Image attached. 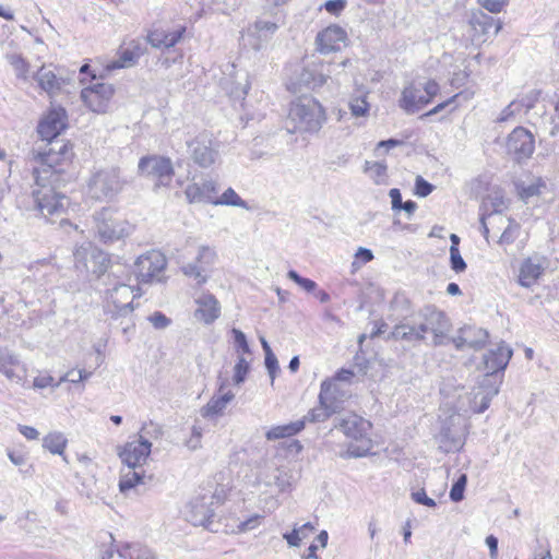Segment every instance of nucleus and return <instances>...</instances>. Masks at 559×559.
Wrapping results in <instances>:
<instances>
[{"instance_id":"f257e3e1","label":"nucleus","mask_w":559,"mask_h":559,"mask_svg":"<svg viewBox=\"0 0 559 559\" xmlns=\"http://www.w3.org/2000/svg\"><path fill=\"white\" fill-rule=\"evenodd\" d=\"M393 311L400 310L396 323L389 334V340L418 342L425 338V334L432 332L435 344H441L440 338L443 337L451 328V323L445 313L435 307H425L417 313L411 312L409 300L404 295H395L391 301Z\"/></svg>"},{"instance_id":"f03ea898","label":"nucleus","mask_w":559,"mask_h":559,"mask_svg":"<svg viewBox=\"0 0 559 559\" xmlns=\"http://www.w3.org/2000/svg\"><path fill=\"white\" fill-rule=\"evenodd\" d=\"M131 282L132 275L122 266L111 267L104 280V284L108 286L105 296L107 302L114 307L109 310L114 319L127 317L134 310L133 300L141 296V289Z\"/></svg>"},{"instance_id":"7ed1b4c3","label":"nucleus","mask_w":559,"mask_h":559,"mask_svg":"<svg viewBox=\"0 0 559 559\" xmlns=\"http://www.w3.org/2000/svg\"><path fill=\"white\" fill-rule=\"evenodd\" d=\"M55 179H36V188L32 191L34 210L48 223H68L63 217L70 206V199L62 192L56 190L51 185Z\"/></svg>"},{"instance_id":"20e7f679","label":"nucleus","mask_w":559,"mask_h":559,"mask_svg":"<svg viewBox=\"0 0 559 559\" xmlns=\"http://www.w3.org/2000/svg\"><path fill=\"white\" fill-rule=\"evenodd\" d=\"M324 120L325 112L322 105L311 96H302L290 105L287 130L312 134L321 129Z\"/></svg>"},{"instance_id":"39448f33","label":"nucleus","mask_w":559,"mask_h":559,"mask_svg":"<svg viewBox=\"0 0 559 559\" xmlns=\"http://www.w3.org/2000/svg\"><path fill=\"white\" fill-rule=\"evenodd\" d=\"M124 183L118 168H94L86 181V192L96 201H111L122 191Z\"/></svg>"},{"instance_id":"423d86ee","label":"nucleus","mask_w":559,"mask_h":559,"mask_svg":"<svg viewBox=\"0 0 559 559\" xmlns=\"http://www.w3.org/2000/svg\"><path fill=\"white\" fill-rule=\"evenodd\" d=\"M439 91V84L433 80L409 82L401 92L399 106L408 115L416 114L426 107Z\"/></svg>"},{"instance_id":"0eeeda50","label":"nucleus","mask_w":559,"mask_h":559,"mask_svg":"<svg viewBox=\"0 0 559 559\" xmlns=\"http://www.w3.org/2000/svg\"><path fill=\"white\" fill-rule=\"evenodd\" d=\"M73 259L78 271L97 277L106 273L110 262L108 254L90 241L75 247Z\"/></svg>"},{"instance_id":"6e6552de","label":"nucleus","mask_w":559,"mask_h":559,"mask_svg":"<svg viewBox=\"0 0 559 559\" xmlns=\"http://www.w3.org/2000/svg\"><path fill=\"white\" fill-rule=\"evenodd\" d=\"M73 156L71 142H46L44 147H40L36 154V159L48 169L44 173H50L49 177L44 179H57L60 173L63 171V163L70 162Z\"/></svg>"},{"instance_id":"1a4fd4ad","label":"nucleus","mask_w":559,"mask_h":559,"mask_svg":"<svg viewBox=\"0 0 559 559\" xmlns=\"http://www.w3.org/2000/svg\"><path fill=\"white\" fill-rule=\"evenodd\" d=\"M465 424L460 414H451L441 423L437 436L440 449L445 452L459 451L464 444Z\"/></svg>"},{"instance_id":"9d476101","label":"nucleus","mask_w":559,"mask_h":559,"mask_svg":"<svg viewBox=\"0 0 559 559\" xmlns=\"http://www.w3.org/2000/svg\"><path fill=\"white\" fill-rule=\"evenodd\" d=\"M115 87L110 83L93 82L80 93L83 104L95 114H106L110 108Z\"/></svg>"},{"instance_id":"9b49d317","label":"nucleus","mask_w":559,"mask_h":559,"mask_svg":"<svg viewBox=\"0 0 559 559\" xmlns=\"http://www.w3.org/2000/svg\"><path fill=\"white\" fill-rule=\"evenodd\" d=\"M216 260L217 254L213 248L200 246L194 260L182 265L181 270L186 276L193 278L198 285H203L207 282Z\"/></svg>"},{"instance_id":"f8f14e48","label":"nucleus","mask_w":559,"mask_h":559,"mask_svg":"<svg viewBox=\"0 0 559 559\" xmlns=\"http://www.w3.org/2000/svg\"><path fill=\"white\" fill-rule=\"evenodd\" d=\"M95 228L99 239L104 242L119 240L129 234V225L115 217L110 209L104 207L94 215Z\"/></svg>"},{"instance_id":"ddd939ff","label":"nucleus","mask_w":559,"mask_h":559,"mask_svg":"<svg viewBox=\"0 0 559 559\" xmlns=\"http://www.w3.org/2000/svg\"><path fill=\"white\" fill-rule=\"evenodd\" d=\"M221 502V497L216 493H204L192 498L186 507V519L194 526L210 527L214 516L212 504Z\"/></svg>"},{"instance_id":"4468645a","label":"nucleus","mask_w":559,"mask_h":559,"mask_svg":"<svg viewBox=\"0 0 559 559\" xmlns=\"http://www.w3.org/2000/svg\"><path fill=\"white\" fill-rule=\"evenodd\" d=\"M141 174L155 178L157 187H168L174 177V166L168 157L152 155L144 156L139 162Z\"/></svg>"},{"instance_id":"2eb2a0df","label":"nucleus","mask_w":559,"mask_h":559,"mask_svg":"<svg viewBox=\"0 0 559 559\" xmlns=\"http://www.w3.org/2000/svg\"><path fill=\"white\" fill-rule=\"evenodd\" d=\"M218 193V183L209 175H202L186 187L185 194L189 203L214 204L215 195Z\"/></svg>"},{"instance_id":"dca6fc26","label":"nucleus","mask_w":559,"mask_h":559,"mask_svg":"<svg viewBox=\"0 0 559 559\" xmlns=\"http://www.w3.org/2000/svg\"><path fill=\"white\" fill-rule=\"evenodd\" d=\"M166 265L165 255L157 250H151L136 259L134 263L135 277L140 282L147 283L156 278Z\"/></svg>"},{"instance_id":"f3484780","label":"nucleus","mask_w":559,"mask_h":559,"mask_svg":"<svg viewBox=\"0 0 559 559\" xmlns=\"http://www.w3.org/2000/svg\"><path fill=\"white\" fill-rule=\"evenodd\" d=\"M35 79L39 87L50 97L59 96L62 93L70 94L73 87V78H64L48 67H41L37 71Z\"/></svg>"},{"instance_id":"a211bd4d","label":"nucleus","mask_w":559,"mask_h":559,"mask_svg":"<svg viewBox=\"0 0 559 559\" xmlns=\"http://www.w3.org/2000/svg\"><path fill=\"white\" fill-rule=\"evenodd\" d=\"M471 26V39L473 44L480 45L487 41V39L491 35V28L495 26L492 35H497L502 24L500 21H495V19L483 11L473 12L469 19Z\"/></svg>"},{"instance_id":"6ab92c4d","label":"nucleus","mask_w":559,"mask_h":559,"mask_svg":"<svg viewBox=\"0 0 559 559\" xmlns=\"http://www.w3.org/2000/svg\"><path fill=\"white\" fill-rule=\"evenodd\" d=\"M347 33L338 25H330L319 32L316 37V50L322 55L340 51L346 44Z\"/></svg>"},{"instance_id":"aec40b11","label":"nucleus","mask_w":559,"mask_h":559,"mask_svg":"<svg viewBox=\"0 0 559 559\" xmlns=\"http://www.w3.org/2000/svg\"><path fill=\"white\" fill-rule=\"evenodd\" d=\"M151 448L152 443L150 440L140 436L138 440L128 442L119 453V456L129 468H136L146 462L151 453Z\"/></svg>"},{"instance_id":"412c9836","label":"nucleus","mask_w":559,"mask_h":559,"mask_svg":"<svg viewBox=\"0 0 559 559\" xmlns=\"http://www.w3.org/2000/svg\"><path fill=\"white\" fill-rule=\"evenodd\" d=\"M488 338L489 333L487 330L474 325H465L457 331V335L452 341L459 350L465 347L479 350L485 347Z\"/></svg>"},{"instance_id":"4be33fe9","label":"nucleus","mask_w":559,"mask_h":559,"mask_svg":"<svg viewBox=\"0 0 559 559\" xmlns=\"http://www.w3.org/2000/svg\"><path fill=\"white\" fill-rule=\"evenodd\" d=\"M67 127L66 111L62 108L50 110L37 127L40 140H55Z\"/></svg>"},{"instance_id":"5701e85b","label":"nucleus","mask_w":559,"mask_h":559,"mask_svg":"<svg viewBox=\"0 0 559 559\" xmlns=\"http://www.w3.org/2000/svg\"><path fill=\"white\" fill-rule=\"evenodd\" d=\"M191 158L202 168L212 166L218 158L217 142H187Z\"/></svg>"},{"instance_id":"b1692460","label":"nucleus","mask_w":559,"mask_h":559,"mask_svg":"<svg viewBox=\"0 0 559 559\" xmlns=\"http://www.w3.org/2000/svg\"><path fill=\"white\" fill-rule=\"evenodd\" d=\"M227 385L226 380H222L218 385L219 395H214L210 399V401L201 408V416L204 418H213L216 416H222L227 405L234 400L235 394L227 390L225 391Z\"/></svg>"},{"instance_id":"393cba45","label":"nucleus","mask_w":559,"mask_h":559,"mask_svg":"<svg viewBox=\"0 0 559 559\" xmlns=\"http://www.w3.org/2000/svg\"><path fill=\"white\" fill-rule=\"evenodd\" d=\"M335 428L354 440L364 439L370 429V423L356 414H348L341 418Z\"/></svg>"},{"instance_id":"a878e982","label":"nucleus","mask_w":559,"mask_h":559,"mask_svg":"<svg viewBox=\"0 0 559 559\" xmlns=\"http://www.w3.org/2000/svg\"><path fill=\"white\" fill-rule=\"evenodd\" d=\"M198 308L194 312L195 318L205 324L213 323L221 316V304L212 294H202L195 300Z\"/></svg>"},{"instance_id":"bb28decb","label":"nucleus","mask_w":559,"mask_h":559,"mask_svg":"<svg viewBox=\"0 0 559 559\" xmlns=\"http://www.w3.org/2000/svg\"><path fill=\"white\" fill-rule=\"evenodd\" d=\"M328 389V384L321 386L319 393V406L310 409L302 420H308L310 423H323L340 411L337 409V406L331 403Z\"/></svg>"},{"instance_id":"cd10ccee","label":"nucleus","mask_w":559,"mask_h":559,"mask_svg":"<svg viewBox=\"0 0 559 559\" xmlns=\"http://www.w3.org/2000/svg\"><path fill=\"white\" fill-rule=\"evenodd\" d=\"M512 349L504 343H500L495 349H489L484 355V366L486 371L498 373L507 368L512 357Z\"/></svg>"},{"instance_id":"c85d7f7f","label":"nucleus","mask_w":559,"mask_h":559,"mask_svg":"<svg viewBox=\"0 0 559 559\" xmlns=\"http://www.w3.org/2000/svg\"><path fill=\"white\" fill-rule=\"evenodd\" d=\"M185 32V26H179L175 29L156 28L148 33L147 41L154 48H171L181 40Z\"/></svg>"},{"instance_id":"c756f323","label":"nucleus","mask_w":559,"mask_h":559,"mask_svg":"<svg viewBox=\"0 0 559 559\" xmlns=\"http://www.w3.org/2000/svg\"><path fill=\"white\" fill-rule=\"evenodd\" d=\"M544 272V266L533 258L525 259L520 267L519 284L528 288L536 283Z\"/></svg>"},{"instance_id":"7c9ffc66","label":"nucleus","mask_w":559,"mask_h":559,"mask_svg":"<svg viewBox=\"0 0 559 559\" xmlns=\"http://www.w3.org/2000/svg\"><path fill=\"white\" fill-rule=\"evenodd\" d=\"M278 24L274 21L259 19L249 28V34L255 36L260 43L253 45L254 49H260L263 43H266L277 32Z\"/></svg>"},{"instance_id":"2f4dec72","label":"nucleus","mask_w":559,"mask_h":559,"mask_svg":"<svg viewBox=\"0 0 559 559\" xmlns=\"http://www.w3.org/2000/svg\"><path fill=\"white\" fill-rule=\"evenodd\" d=\"M258 480L265 486H275L280 491H284L290 486L288 479H286V473L277 467L260 472Z\"/></svg>"},{"instance_id":"473e14b6","label":"nucleus","mask_w":559,"mask_h":559,"mask_svg":"<svg viewBox=\"0 0 559 559\" xmlns=\"http://www.w3.org/2000/svg\"><path fill=\"white\" fill-rule=\"evenodd\" d=\"M534 142H506V151L512 160L525 163L534 153Z\"/></svg>"},{"instance_id":"72a5a7b5","label":"nucleus","mask_w":559,"mask_h":559,"mask_svg":"<svg viewBox=\"0 0 559 559\" xmlns=\"http://www.w3.org/2000/svg\"><path fill=\"white\" fill-rule=\"evenodd\" d=\"M305 428V420H296L289 424L272 427L266 431L265 438L270 441L288 438L297 435Z\"/></svg>"},{"instance_id":"f704fd0d","label":"nucleus","mask_w":559,"mask_h":559,"mask_svg":"<svg viewBox=\"0 0 559 559\" xmlns=\"http://www.w3.org/2000/svg\"><path fill=\"white\" fill-rule=\"evenodd\" d=\"M329 76L317 71L314 68H304L301 72L298 75V84L301 86H305L307 88L314 90L317 87L323 86Z\"/></svg>"},{"instance_id":"c9c22d12","label":"nucleus","mask_w":559,"mask_h":559,"mask_svg":"<svg viewBox=\"0 0 559 559\" xmlns=\"http://www.w3.org/2000/svg\"><path fill=\"white\" fill-rule=\"evenodd\" d=\"M117 552L122 559H157L150 548L140 544H126Z\"/></svg>"},{"instance_id":"e433bc0d","label":"nucleus","mask_w":559,"mask_h":559,"mask_svg":"<svg viewBox=\"0 0 559 559\" xmlns=\"http://www.w3.org/2000/svg\"><path fill=\"white\" fill-rule=\"evenodd\" d=\"M364 173L369 176L374 185H384L388 181V166L384 162L366 160Z\"/></svg>"},{"instance_id":"4c0bfd02","label":"nucleus","mask_w":559,"mask_h":559,"mask_svg":"<svg viewBox=\"0 0 559 559\" xmlns=\"http://www.w3.org/2000/svg\"><path fill=\"white\" fill-rule=\"evenodd\" d=\"M526 108V111H528L533 104L527 98H522L520 100H513L511 102L498 116L497 122H506L513 120L516 115L521 114L523 108Z\"/></svg>"},{"instance_id":"58836bf2","label":"nucleus","mask_w":559,"mask_h":559,"mask_svg":"<svg viewBox=\"0 0 559 559\" xmlns=\"http://www.w3.org/2000/svg\"><path fill=\"white\" fill-rule=\"evenodd\" d=\"M68 440L61 432H50L43 439V447L52 454L63 455Z\"/></svg>"},{"instance_id":"ea45409f","label":"nucleus","mask_w":559,"mask_h":559,"mask_svg":"<svg viewBox=\"0 0 559 559\" xmlns=\"http://www.w3.org/2000/svg\"><path fill=\"white\" fill-rule=\"evenodd\" d=\"M367 91L359 90L357 95L352 96L349 100V109L354 117H366L369 114L370 105L367 102Z\"/></svg>"},{"instance_id":"a19ab883","label":"nucleus","mask_w":559,"mask_h":559,"mask_svg":"<svg viewBox=\"0 0 559 559\" xmlns=\"http://www.w3.org/2000/svg\"><path fill=\"white\" fill-rule=\"evenodd\" d=\"M5 58L8 62L12 66L16 78L23 81H28V79L31 78L29 66L25 61V59L16 52H7Z\"/></svg>"},{"instance_id":"79ce46f5","label":"nucleus","mask_w":559,"mask_h":559,"mask_svg":"<svg viewBox=\"0 0 559 559\" xmlns=\"http://www.w3.org/2000/svg\"><path fill=\"white\" fill-rule=\"evenodd\" d=\"M498 394L496 386H490L489 391H477L473 393V409L475 413H484L490 405L493 396Z\"/></svg>"},{"instance_id":"37998d69","label":"nucleus","mask_w":559,"mask_h":559,"mask_svg":"<svg viewBox=\"0 0 559 559\" xmlns=\"http://www.w3.org/2000/svg\"><path fill=\"white\" fill-rule=\"evenodd\" d=\"M213 205H227L235 207H242L248 210L249 206L233 188L226 189L219 197L216 194Z\"/></svg>"},{"instance_id":"c03bdc74","label":"nucleus","mask_w":559,"mask_h":559,"mask_svg":"<svg viewBox=\"0 0 559 559\" xmlns=\"http://www.w3.org/2000/svg\"><path fill=\"white\" fill-rule=\"evenodd\" d=\"M138 62L136 57L126 46L118 52V58L106 66V70L123 69L133 67Z\"/></svg>"},{"instance_id":"a18cd8bd","label":"nucleus","mask_w":559,"mask_h":559,"mask_svg":"<svg viewBox=\"0 0 559 559\" xmlns=\"http://www.w3.org/2000/svg\"><path fill=\"white\" fill-rule=\"evenodd\" d=\"M328 384V394L331 397V403L337 406V409L342 408V403L348 396L347 392L343 390L342 385L331 379H326L321 383V386Z\"/></svg>"},{"instance_id":"49530a36","label":"nucleus","mask_w":559,"mask_h":559,"mask_svg":"<svg viewBox=\"0 0 559 559\" xmlns=\"http://www.w3.org/2000/svg\"><path fill=\"white\" fill-rule=\"evenodd\" d=\"M142 479V473L136 472L135 468H129V471L124 473L119 480V489L122 493H127L130 489L141 484Z\"/></svg>"},{"instance_id":"de8ad7c7","label":"nucleus","mask_w":559,"mask_h":559,"mask_svg":"<svg viewBox=\"0 0 559 559\" xmlns=\"http://www.w3.org/2000/svg\"><path fill=\"white\" fill-rule=\"evenodd\" d=\"M473 95H474V93H468V94L457 93L454 96L447 99L445 102L438 104L427 115L428 116L437 115L448 107H451L450 111H452L457 107L460 98L464 97V99L467 100V99L472 98Z\"/></svg>"},{"instance_id":"09e8293b","label":"nucleus","mask_w":559,"mask_h":559,"mask_svg":"<svg viewBox=\"0 0 559 559\" xmlns=\"http://www.w3.org/2000/svg\"><path fill=\"white\" fill-rule=\"evenodd\" d=\"M467 484V476L466 474H461L456 481L452 485V488L450 490V499L453 502H460L464 498V490Z\"/></svg>"},{"instance_id":"8fccbe9b","label":"nucleus","mask_w":559,"mask_h":559,"mask_svg":"<svg viewBox=\"0 0 559 559\" xmlns=\"http://www.w3.org/2000/svg\"><path fill=\"white\" fill-rule=\"evenodd\" d=\"M287 276L289 280L295 282L297 285H299L306 292L310 293L317 288V283L314 281L300 276L298 274V272L295 270H289L287 273Z\"/></svg>"},{"instance_id":"3c124183","label":"nucleus","mask_w":559,"mask_h":559,"mask_svg":"<svg viewBox=\"0 0 559 559\" xmlns=\"http://www.w3.org/2000/svg\"><path fill=\"white\" fill-rule=\"evenodd\" d=\"M450 265L455 273H462L466 270L467 265L456 247H450Z\"/></svg>"},{"instance_id":"603ef678","label":"nucleus","mask_w":559,"mask_h":559,"mask_svg":"<svg viewBox=\"0 0 559 559\" xmlns=\"http://www.w3.org/2000/svg\"><path fill=\"white\" fill-rule=\"evenodd\" d=\"M489 205L491 206V213L489 216L491 214H499L508 207L504 198L498 193L493 197H489L488 200L484 202L486 210H488Z\"/></svg>"},{"instance_id":"864d4df0","label":"nucleus","mask_w":559,"mask_h":559,"mask_svg":"<svg viewBox=\"0 0 559 559\" xmlns=\"http://www.w3.org/2000/svg\"><path fill=\"white\" fill-rule=\"evenodd\" d=\"M92 372H87L85 370H70L68 371L60 381L56 384L58 386L61 382L69 381L71 383H79L83 380H86L91 377Z\"/></svg>"},{"instance_id":"5fc2aeb1","label":"nucleus","mask_w":559,"mask_h":559,"mask_svg":"<svg viewBox=\"0 0 559 559\" xmlns=\"http://www.w3.org/2000/svg\"><path fill=\"white\" fill-rule=\"evenodd\" d=\"M163 435V428L160 425L150 421L143 425L141 429V435L144 438L148 440V438L152 439H159Z\"/></svg>"},{"instance_id":"6e6d98bb","label":"nucleus","mask_w":559,"mask_h":559,"mask_svg":"<svg viewBox=\"0 0 559 559\" xmlns=\"http://www.w3.org/2000/svg\"><path fill=\"white\" fill-rule=\"evenodd\" d=\"M435 187L421 176H417L415 180V194L420 198H426L433 191Z\"/></svg>"},{"instance_id":"4d7b16f0","label":"nucleus","mask_w":559,"mask_h":559,"mask_svg":"<svg viewBox=\"0 0 559 559\" xmlns=\"http://www.w3.org/2000/svg\"><path fill=\"white\" fill-rule=\"evenodd\" d=\"M147 320L152 323V325L156 330H165L168 328L171 323V320L167 318L163 312L155 311L153 314H151Z\"/></svg>"},{"instance_id":"13d9d810","label":"nucleus","mask_w":559,"mask_h":559,"mask_svg":"<svg viewBox=\"0 0 559 559\" xmlns=\"http://www.w3.org/2000/svg\"><path fill=\"white\" fill-rule=\"evenodd\" d=\"M499 376L498 373H490V371H487L486 374L483 377L481 381L479 382V386L477 391H489L490 386H496V389L499 390Z\"/></svg>"},{"instance_id":"bf43d9fd","label":"nucleus","mask_w":559,"mask_h":559,"mask_svg":"<svg viewBox=\"0 0 559 559\" xmlns=\"http://www.w3.org/2000/svg\"><path fill=\"white\" fill-rule=\"evenodd\" d=\"M519 233V225L509 223L508 227L503 230V233L500 236L499 243L500 245H510L512 243Z\"/></svg>"},{"instance_id":"052dcab7","label":"nucleus","mask_w":559,"mask_h":559,"mask_svg":"<svg viewBox=\"0 0 559 559\" xmlns=\"http://www.w3.org/2000/svg\"><path fill=\"white\" fill-rule=\"evenodd\" d=\"M201 439H202V428L198 427V426H193L191 436L186 441V447L191 451H195L202 447Z\"/></svg>"},{"instance_id":"680f3d73","label":"nucleus","mask_w":559,"mask_h":559,"mask_svg":"<svg viewBox=\"0 0 559 559\" xmlns=\"http://www.w3.org/2000/svg\"><path fill=\"white\" fill-rule=\"evenodd\" d=\"M231 333L234 335V341L237 346V350H241L243 354L250 353V347L246 334L236 328L231 330Z\"/></svg>"},{"instance_id":"e2e57ef3","label":"nucleus","mask_w":559,"mask_h":559,"mask_svg":"<svg viewBox=\"0 0 559 559\" xmlns=\"http://www.w3.org/2000/svg\"><path fill=\"white\" fill-rule=\"evenodd\" d=\"M509 0H478V3L490 13H499Z\"/></svg>"},{"instance_id":"0e129e2a","label":"nucleus","mask_w":559,"mask_h":559,"mask_svg":"<svg viewBox=\"0 0 559 559\" xmlns=\"http://www.w3.org/2000/svg\"><path fill=\"white\" fill-rule=\"evenodd\" d=\"M412 499L418 503V504H423V506H426L428 508H433L436 507V501L432 499V498H429L425 491V489H419L417 491H414L412 492Z\"/></svg>"},{"instance_id":"69168bd1","label":"nucleus","mask_w":559,"mask_h":559,"mask_svg":"<svg viewBox=\"0 0 559 559\" xmlns=\"http://www.w3.org/2000/svg\"><path fill=\"white\" fill-rule=\"evenodd\" d=\"M264 364L273 383L276 372L280 370L278 361L274 353H269L265 355Z\"/></svg>"},{"instance_id":"338daca9","label":"nucleus","mask_w":559,"mask_h":559,"mask_svg":"<svg viewBox=\"0 0 559 559\" xmlns=\"http://www.w3.org/2000/svg\"><path fill=\"white\" fill-rule=\"evenodd\" d=\"M534 133L530 129L524 127H516L509 134L508 140H534Z\"/></svg>"},{"instance_id":"774afa93","label":"nucleus","mask_w":559,"mask_h":559,"mask_svg":"<svg viewBox=\"0 0 559 559\" xmlns=\"http://www.w3.org/2000/svg\"><path fill=\"white\" fill-rule=\"evenodd\" d=\"M19 364V357L9 352H1L0 353V371L5 369L8 366H16Z\"/></svg>"}]
</instances>
